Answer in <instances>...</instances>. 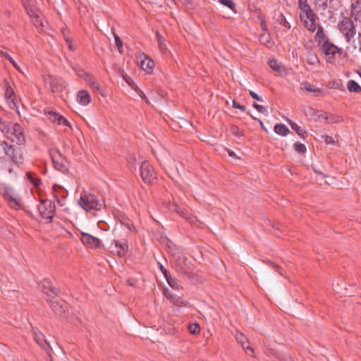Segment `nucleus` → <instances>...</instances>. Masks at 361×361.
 I'll use <instances>...</instances> for the list:
<instances>
[{
    "label": "nucleus",
    "mask_w": 361,
    "mask_h": 361,
    "mask_svg": "<svg viewBox=\"0 0 361 361\" xmlns=\"http://www.w3.org/2000/svg\"><path fill=\"white\" fill-rule=\"evenodd\" d=\"M13 66L15 67V68H16L18 71H19V72L22 73V70H21L20 67L18 65V63H15V64L13 65Z\"/></svg>",
    "instance_id": "60"
},
{
    "label": "nucleus",
    "mask_w": 361,
    "mask_h": 361,
    "mask_svg": "<svg viewBox=\"0 0 361 361\" xmlns=\"http://www.w3.org/2000/svg\"><path fill=\"white\" fill-rule=\"evenodd\" d=\"M249 93H250V95L255 99L257 100V101H259V102H262L263 101L262 99V97H261L260 96H259L256 92H255L254 91L252 90H250L249 91Z\"/></svg>",
    "instance_id": "51"
},
{
    "label": "nucleus",
    "mask_w": 361,
    "mask_h": 361,
    "mask_svg": "<svg viewBox=\"0 0 361 361\" xmlns=\"http://www.w3.org/2000/svg\"><path fill=\"white\" fill-rule=\"evenodd\" d=\"M56 123L59 125H63L64 126H68V127L71 128V126L70 123L68 121V120L66 118H65L61 115H59Z\"/></svg>",
    "instance_id": "45"
},
{
    "label": "nucleus",
    "mask_w": 361,
    "mask_h": 361,
    "mask_svg": "<svg viewBox=\"0 0 361 361\" xmlns=\"http://www.w3.org/2000/svg\"><path fill=\"white\" fill-rule=\"evenodd\" d=\"M288 123L290 126L291 128L293 130H295L298 135H300L302 138H305L307 136V132L303 127L298 125L296 123L290 120L288 121Z\"/></svg>",
    "instance_id": "21"
},
{
    "label": "nucleus",
    "mask_w": 361,
    "mask_h": 361,
    "mask_svg": "<svg viewBox=\"0 0 361 361\" xmlns=\"http://www.w3.org/2000/svg\"><path fill=\"white\" fill-rule=\"evenodd\" d=\"M89 85L93 88V89H97L98 90L99 87V84L93 79L89 78L88 79L86 80Z\"/></svg>",
    "instance_id": "49"
},
{
    "label": "nucleus",
    "mask_w": 361,
    "mask_h": 361,
    "mask_svg": "<svg viewBox=\"0 0 361 361\" xmlns=\"http://www.w3.org/2000/svg\"><path fill=\"white\" fill-rule=\"evenodd\" d=\"M177 212L182 216H183L184 218H188V216H187V210L185 209H179L178 210H177Z\"/></svg>",
    "instance_id": "52"
},
{
    "label": "nucleus",
    "mask_w": 361,
    "mask_h": 361,
    "mask_svg": "<svg viewBox=\"0 0 361 361\" xmlns=\"http://www.w3.org/2000/svg\"><path fill=\"white\" fill-rule=\"evenodd\" d=\"M114 250L112 252H115L116 255L120 257H124L128 250V243L123 241H115L114 242Z\"/></svg>",
    "instance_id": "16"
},
{
    "label": "nucleus",
    "mask_w": 361,
    "mask_h": 361,
    "mask_svg": "<svg viewBox=\"0 0 361 361\" xmlns=\"http://www.w3.org/2000/svg\"><path fill=\"white\" fill-rule=\"evenodd\" d=\"M23 5L28 15L32 19L34 24L36 26L38 24L42 25V23L40 21V11L34 5L31 4L29 0H24Z\"/></svg>",
    "instance_id": "11"
},
{
    "label": "nucleus",
    "mask_w": 361,
    "mask_h": 361,
    "mask_svg": "<svg viewBox=\"0 0 361 361\" xmlns=\"http://www.w3.org/2000/svg\"><path fill=\"white\" fill-rule=\"evenodd\" d=\"M5 137L18 146L26 143V137L23 128L18 123H3L0 127Z\"/></svg>",
    "instance_id": "1"
},
{
    "label": "nucleus",
    "mask_w": 361,
    "mask_h": 361,
    "mask_svg": "<svg viewBox=\"0 0 361 361\" xmlns=\"http://www.w3.org/2000/svg\"><path fill=\"white\" fill-rule=\"evenodd\" d=\"M49 154L51 157V159L52 160V163L54 165V167L61 171L64 172L67 170L66 166L65 165V158L63 157V155L61 154V152L56 149H51L49 150Z\"/></svg>",
    "instance_id": "9"
},
{
    "label": "nucleus",
    "mask_w": 361,
    "mask_h": 361,
    "mask_svg": "<svg viewBox=\"0 0 361 361\" xmlns=\"http://www.w3.org/2000/svg\"><path fill=\"white\" fill-rule=\"evenodd\" d=\"M302 86L303 89L308 92H312V93H315V94L320 92V90L319 88L315 87L314 86L310 85L307 82L302 83Z\"/></svg>",
    "instance_id": "34"
},
{
    "label": "nucleus",
    "mask_w": 361,
    "mask_h": 361,
    "mask_svg": "<svg viewBox=\"0 0 361 361\" xmlns=\"http://www.w3.org/2000/svg\"><path fill=\"white\" fill-rule=\"evenodd\" d=\"M357 73L359 74L360 77L361 78V70H360V71H359L357 72Z\"/></svg>",
    "instance_id": "64"
},
{
    "label": "nucleus",
    "mask_w": 361,
    "mask_h": 361,
    "mask_svg": "<svg viewBox=\"0 0 361 361\" xmlns=\"http://www.w3.org/2000/svg\"><path fill=\"white\" fill-rule=\"evenodd\" d=\"M139 60H140V68L148 73L152 72L155 63L154 61L150 59L149 56H146L145 54H142L139 56Z\"/></svg>",
    "instance_id": "14"
},
{
    "label": "nucleus",
    "mask_w": 361,
    "mask_h": 361,
    "mask_svg": "<svg viewBox=\"0 0 361 361\" xmlns=\"http://www.w3.org/2000/svg\"><path fill=\"white\" fill-rule=\"evenodd\" d=\"M301 20L303 22L304 26L310 32H314L317 30V23L315 22L316 16L313 13L312 17L300 16Z\"/></svg>",
    "instance_id": "15"
},
{
    "label": "nucleus",
    "mask_w": 361,
    "mask_h": 361,
    "mask_svg": "<svg viewBox=\"0 0 361 361\" xmlns=\"http://www.w3.org/2000/svg\"><path fill=\"white\" fill-rule=\"evenodd\" d=\"M91 96L85 90H79L77 93V102L82 106L88 105L91 102Z\"/></svg>",
    "instance_id": "17"
},
{
    "label": "nucleus",
    "mask_w": 361,
    "mask_h": 361,
    "mask_svg": "<svg viewBox=\"0 0 361 361\" xmlns=\"http://www.w3.org/2000/svg\"><path fill=\"white\" fill-rule=\"evenodd\" d=\"M237 341L241 344L242 347L245 350H248L251 353H253V349L250 346L246 337L240 333H238L235 336Z\"/></svg>",
    "instance_id": "22"
},
{
    "label": "nucleus",
    "mask_w": 361,
    "mask_h": 361,
    "mask_svg": "<svg viewBox=\"0 0 361 361\" xmlns=\"http://www.w3.org/2000/svg\"><path fill=\"white\" fill-rule=\"evenodd\" d=\"M306 61L310 65L314 67L318 66L320 63L318 56L313 52L307 53Z\"/></svg>",
    "instance_id": "24"
},
{
    "label": "nucleus",
    "mask_w": 361,
    "mask_h": 361,
    "mask_svg": "<svg viewBox=\"0 0 361 361\" xmlns=\"http://www.w3.org/2000/svg\"><path fill=\"white\" fill-rule=\"evenodd\" d=\"M299 8L302 11L300 16L312 17L313 13H314L310 5L307 4V0H299Z\"/></svg>",
    "instance_id": "19"
},
{
    "label": "nucleus",
    "mask_w": 361,
    "mask_h": 361,
    "mask_svg": "<svg viewBox=\"0 0 361 361\" xmlns=\"http://www.w3.org/2000/svg\"><path fill=\"white\" fill-rule=\"evenodd\" d=\"M160 269H161V272L163 273L165 279L167 278L169 276L168 274H167V270L161 264H160Z\"/></svg>",
    "instance_id": "56"
},
{
    "label": "nucleus",
    "mask_w": 361,
    "mask_h": 361,
    "mask_svg": "<svg viewBox=\"0 0 361 361\" xmlns=\"http://www.w3.org/2000/svg\"><path fill=\"white\" fill-rule=\"evenodd\" d=\"M156 36L160 51H161L164 54H166L169 51L164 38L158 32L156 34Z\"/></svg>",
    "instance_id": "27"
},
{
    "label": "nucleus",
    "mask_w": 361,
    "mask_h": 361,
    "mask_svg": "<svg viewBox=\"0 0 361 361\" xmlns=\"http://www.w3.org/2000/svg\"><path fill=\"white\" fill-rule=\"evenodd\" d=\"M128 163L132 167L135 168V157H130L129 158V159L128 160Z\"/></svg>",
    "instance_id": "53"
},
{
    "label": "nucleus",
    "mask_w": 361,
    "mask_h": 361,
    "mask_svg": "<svg viewBox=\"0 0 361 361\" xmlns=\"http://www.w3.org/2000/svg\"><path fill=\"white\" fill-rule=\"evenodd\" d=\"M4 82L6 85V90H5L4 96H5L6 100V103L11 109L15 110L17 112H18L17 96H16L13 89L9 85L8 82L6 80H5Z\"/></svg>",
    "instance_id": "8"
},
{
    "label": "nucleus",
    "mask_w": 361,
    "mask_h": 361,
    "mask_svg": "<svg viewBox=\"0 0 361 361\" xmlns=\"http://www.w3.org/2000/svg\"><path fill=\"white\" fill-rule=\"evenodd\" d=\"M325 141H326V143H328V144H329V143H332V142H334V141H333V138H332L331 136H328V135H327V136H326V137H325Z\"/></svg>",
    "instance_id": "57"
},
{
    "label": "nucleus",
    "mask_w": 361,
    "mask_h": 361,
    "mask_svg": "<svg viewBox=\"0 0 361 361\" xmlns=\"http://www.w3.org/2000/svg\"><path fill=\"white\" fill-rule=\"evenodd\" d=\"M81 241L84 245L89 248L97 249L101 247L102 240L89 233L81 232Z\"/></svg>",
    "instance_id": "12"
},
{
    "label": "nucleus",
    "mask_w": 361,
    "mask_h": 361,
    "mask_svg": "<svg viewBox=\"0 0 361 361\" xmlns=\"http://www.w3.org/2000/svg\"><path fill=\"white\" fill-rule=\"evenodd\" d=\"M228 154L231 157H236V154L233 151H228Z\"/></svg>",
    "instance_id": "62"
},
{
    "label": "nucleus",
    "mask_w": 361,
    "mask_h": 361,
    "mask_svg": "<svg viewBox=\"0 0 361 361\" xmlns=\"http://www.w3.org/2000/svg\"><path fill=\"white\" fill-rule=\"evenodd\" d=\"M47 116V118L52 122H54L56 123L59 116V114L56 113V111H45Z\"/></svg>",
    "instance_id": "40"
},
{
    "label": "nucleus",
    "mask_w": 361,
    "mask_h": 361,
    "mask_svg": "<svg viewBox=\"0 0 361 361\" xmlns=\"http://www.w3.org/2000/svg\"><path fill=\"white\" fill-rule=\"evenodd\" d=\"M42 335L41 334H36L35 336V339L37 341V343H39V340H40V337L42 336Z\"/></svg>",
    "instance_id": "61"
},
{
    "label": "nucleus",
    "mask_w": 361,
    "mask_h": 361,
    "mask_svg": "<svg viewBox=\"0 0 361 361\" xmlns=\"http://www.w3.org/2000/svg\"><path fill=\"white\" fill-rule=\"evenodd\" d=\"M169 286L173 288V290H178L180 288V283L175 279L171 276H168L166 278Z\"/></svg>",
    "instance_id": "32"
},
{
    "label": "nucleus",
    "mask_w": 361,
    "mask_h": 361,
    "mask_svg": "<svg viewBox=\"0 0 361 361\" xmlns=\"http://www.w3.org/2000/svg\"><path fill=\"white\" fill-rule=\"evenodd\" d=\"M218 1L232 11L235 9V4L232 0H218Z\"/></svg>",
    "instance_id": "41"
},
{
    "label": "nucleus",
    "mask_w": 361,
    "mask_h": 361,
    "mask_svg": "<svg viewBox=\"0 0 361 361\" xmlns=\"http://www.w3.org/2000/svg\"><path fill=\"white\" fill-rule=\"evenodd\" d=\"M317 10L325 11L332 0H312Z\"/></svg>",
    "instance_id": "25"
},
{
    "label": "nucleus",
    "mask_w": 361,
    "mask_h": 361,
    "mask_svg": "<svg viewBox=\"0 0 361 361\" xmlns=\"http://www.w3.org/2000/svg\"><path fill=\"white\" fill-rule=\"evenodd\" d=\"M73 69L79 77L84 80L87 79L88 75L83 69L80 68L77 66L73 67Z\"/></svg>",
    "instance_id": "38"
},
{
    "label": "nucleus",
    "mask_w": 361,
    "mask_h": 361,
    "mask_svg": "<svg viewBox=\"0 0 361 361\" xmlns=\"http://www.w3.org/2000/svg\"><path fill=\"white\" fill-rule=\"evenodd\" d=\"M277 22L283 25L286 30H289L290 28V24L286 20L285 16L283 15H279L277 18Z\"/></svg>",
    "instance_id": "37"
},
{
    "label": "nucleus",
    "mask_w": 361,
    "mask_h": 361,
    "mask_svg": "<svg viewBox=\"0 0 361 361\" xmlns=\"http://www.w3.org/2000/svg\"><path fill=\"white\" fill-rule=\"evenodd\" d=\"M52 194L59 205L62 207L66 206L65 199L68 195V192L66 188L60 185L54 184L52 187Z\"/></svg>",
    "instance_id": "10"
},
{
    "label": "nucleus",
    "mask_w": 361,
    "mask_h": 361,
    "mask_svg": "<svg viewBox=\"0 0 361 361\" xmlns=\"http://www.w3.org/2000/svg\"><path fill=\"white\" fill-rule=\"evenodd\" d=\"M1 191L4 200L11 208L19 209L22 207V199L13 188L4 185L1 188Z\"/></svg>",
    "instance_id": "4"
},
{
    "label": "nucleus",
    "mask_w": 361,
    "mask_h": 361,
    "mask_svg": "<svg viewBox=\"0 0 361 361\" xmlns=\"http://www.w3.org/2000/svg\"><path fill=\"white\" fill-rule=\"evenodd\" d=\"M38 210L42 218L51 220L55 212L54 203L50 200H41L38 205Z\"/></svg>",
    "instance_id": "5"
},
{
    "label": "nucleus",
    "mask_w": 361,
    "mask_h": 361,
    "mask_svg": "<svg viewBox=\"0 0 361 361\" xmlns=\"http://www.w3.org/2000/svg\"><path fill=\"white\" fill-rule=\"evenodd\" d=\"M48 82L51 91L54 92H58L62 88L61 85H59V80L54 76H49Z\"/></svg>",
    "instance_id": "23"
},
{
    "label": "nucleus",
    "mask_w": 361,
    "mask_h": 361,
    "mask_svg": "<svg viewBox=\"0 0 361 361\" xmlns=\"http://www.w3.org/2000/svg\"><path fill=\"white\" fill-rule=\"evenodd\" d=\"M351 15L355 20L361 18V5H360L358 2H357L356 5L353 4Z\"/></svg>",
    "instance_id": "29"
},
{
    "label": "nucleus",
    "mask_w": 361,
    "mask_h": 361,
    "mask_svg": "<svg viewBox=\"0 0 361 361\" xmlns=\"http://www.w3.org/2000/svg\"><path fill=\"white\" fill-rule=\"evenodd\" d=\"M164 295H165V297L168 300H169L171 302H173L175 305L181 306V305H184V302H183V299L180 297H179L173 293H171V291L166 290L164 291Z\"/></svg>",
    "instance_id": "20"
},
{
    "label": "nucleus",
    "mask_w": 361,
    "mask_h": 361,
    "mask_svg": "<svg viewBox=\"0 0 361 361\" xmlns=\"http://www.w3.org/2000/svg\"><path fill=\"white\" fill-rule=\"evenodd\" d=\"M78 203L87 212L92 210L100 211L105 206L103 199H99L95 195L87 192L81 194Z\"/></svg>",
    "instance_id": "2"
},
{
    "label": "nucleus",
    "mask_w": 361,
    "mask_h": 361,
    "mask_svg": "<svg viewBox=\"0 0 361 361\" xmlns=\"http://www.w3.org/2000/svg\"><path fill=\"white\" fill-rule=\"evenodd\" d=\"M231 133L235 136H241L242 133L236 126H232L231 127Z\"/></svg>",
    "instance_id": "47"
},
{
    "label": "nucleus",
    "mask_w": 361,
    "mask_h": 361,
    "mask_svg": "<svg viewBox=\"0 0 361 361\" xmlns=\"http://www.w3.org/2000/svg\"><path fill=\"white\" fill-rule=\"evenodd\" d=\"M0 145L4 154L13 164L17 166H20L23 164L25 156L21 148L5 140L2 141Z\"/></svg>",
    "instance_id": "3"
},
{
    "label": "nucleus",
    "mask_w": 361,
    "mask_h": 361,
    "mask_svg": "<svg viewBox=\"0 0 361 361\" xmlns=\"http://www.w3.org/2000/svg\"><path fill=\"white\" fill-rule=\"evenodd\" d=\"M333 286H334V288L335 291H337L338 293H341V294H345V293L341 292V290L338 287H336L334 284Z\"/></svg>",
    "instance_id": "59"
},
{
    "label": "nucleus",
    "mask_w": 361,
    "mask_h": 361,
    "mask_svg": "<svg viewBox=\"0 0 361 361\" xmlns=\"http://www.w3.org/2000/svg\"><path fill=\"white\" fill-rule=\"evenodd\" d=\"M327 118V112L323 111H317L314 114V121L317 122H326Z\"/></svg>",
    "instance_id": "31"
},
{
    "label": "nucleus",
    "mask_w": 361,
    "mask_h": 361,
    "mask_svg": "<svg viewBox=\"0 0 361 361\" xmlns=\"http://www.w3.org/2000/svg\"><path fill=\"white\" fill-rule=\"evenodd\" d=\"M294 149L295 150L300 153V154H304L306 152V147L304 144L300 142H296L294 144Z\"/></svg>",
    "instance_id": "42"
},
{
    "label": "nucleus",
    "mask_w": 361,
    "mask_h": 361,
    "mask_svg": "<svg viewBox=\"0 0 361 361\" xmlns=\"http://www.w3.org/2000/svg\"><path fill=\"white\" fill-rule=\"evenodd\" d=\"M269 67L275 71L280 72L281 71V63L276 59H271L268 61Z\"/></svg>",
    "instance_id": "36"
},
{
    "label": "nucleus",
    "mask_w": 361,
    "mask_h": 361,
    "mask_svg": "<svg viewBox=\"0 0 361 361\" xmlns=\"http://www.w3.org/2000/svg\"><path fill=\"white\" fill-rule=\"evenodd\" d=\"M114 38H115L116 45L118 47V51L120 53H121L122 49H123V42H122L121 39H120V37L117 35L114 34Z\"/></svg>",
    "instance_id": "46"
},
{
    "label": "nucleus",
    "mask_w": 361,
    "mask_h": 361,
    "mask_svg": "<svg viewBox=\"0 0 361 361\" xmlns=\"http://www.w3.org/2000/svg\"><path fill=\"white\" fill-rule=\"evenodd\" d=\"M348 89L350 92H360L361 87L355 80H349L348 82Z\"/></svg>",
    "instance_id": "33"
},
{
    "label": "nucleus",
    "mask_w": 361,
    "mask_h": 361,
    "mask_svg": "<svg viewBox=\"0 0 361 361\" xmlns=\"http://www.w3.org/2000/svg\"><path fill=\"white\" fill-rule=\"evenodd\" d=\"M274 130L276 134H279L280 135L285 136L286 135L288 132L289 129L286 127L285 124H276L275 125L274 128Z\"/></svg>",
    "instance_id": "26"
},
{
    "label": "nucleus",
    "mask_w": 361,
    "mask_h": 361,
    "mask_svg": "<svg viewBox=\"0 0 361 361\" xmlns=\"http://www.w3.org/2000/svg\"><path fill=\"white\" fill-rule=\"evenodd\" d=\"M11 63L13 66L15 63H16V62L14 60H13L11 61Z\"/></svg>",
    "instance_id": "63"
},
{
    "label": "nucleus",
    "mask_w": 361,
    "mask_h": 361,
    "mask_svg": "<svg viewBox=\"0 0 361 361\" xmlns=\"http://www.w3.org/2000/svg\"><path fill=\"white\" fill-rule=\"evenodd\" d=\"M66 43H67L69 49H71V50H73V49H74V48H73V44H72V42H71V40L69 38H66Z\"/></svg>",
    "instance_id": "55"
},
{
    "label": "nucleus",
    "mask_w": 361,
    "mask_h": 361,
    "mask_svg": "<svg viewBox=\"0 0 361 361\" xmlns=\"http://www.w3.org/2000/svg\"><path fill=\"white\" fill-rule=\"evenodd\" d=\"M233 107L242 111H245L246 110V107L245 106L240 104L235 100L233 101Z\"/></svg>",
    "instance_id": "50"
},
{
    "label": "nucleus",
    "mask_w": 361,
    "mask_h": 361,
    "mask_svg": "<svg viewBox=\"0 0 361 361\" xmlns=\"http://www.w3.org/2000/svg\"><path fill=\"white\" fill-rule=\"evenodd\" d=\"M188 329L192 334H197L200 331V326L197 323H192L188 325Z\"/></svg>",
    "instance_id": "39"
},
{
    "label": "nucleus",
    "mask_w": 361,
    "mask_h": 361,
    "mask_svg": "<svg viewBox=\"0 0 361 361\" xmlns=\"http://www.w3.org/2000/svg\"><path fill=\"white\" fill-rule=\"evenodd\" d=\"M343 121L341 116L337 114L327 113L326 123L329 124L338 123Z\"/></svg>",
    "instance_id": "28"
},
{
    "label": "nucleus",
    "mask_w": 361,
    "mask_h": 361,
    "mask_svg": "<svg viewBox=\"0 0 361 361\" xmlns=\"http://www.w3.org/2000/svg\"><path fill=\"white\" fill-rule=\"evenodd\" d=\"M0 53L6 59H8L9 57H11V56L8 54V53H6V52H4V51H0Z\"/></svg>",
    "instance_id": "58"
},
{
    "label": "nucleus",
    "mask_w": 361,
    "mask_h": 361,
    "mask_svg": "<svg viewBox=\"0 0 361 361\" xmlns=\"http://www.w3.org/2000/svg\"><path fill=\"white\" fill-rule=\"evenodd\" d=\"M316 36H317V39L318 43L319 44H324V41H328L329 40L327 36L324 33V32L323 30V28L322 27H320L317 30V33H316Z\"/></svg>",
    "instance_id": "30"
},
{
    "label": "nucleus",
    "mask_w": 361,
    "mask_h": 361,
    "mask_svg": "<svg viewBox=\"0 0 361 361\" xmlns=\"http://www.w3.org/2000/svg\"><path fill=\"white\" fill-rule=\"evenodd\" d=\"M322 51L326 56H329V61H331V56L341 52V49L329 40L324 41V44H322Z\"/></svg>",
    "instance_id": "13"
},
{
    "label": "nucleus",
    "mask_w": 361,
    "mask_h": 361,
    "mask_svg": "<svg viewBox=\"0 0 361 361\" xmlns=\"http://www.w3.org/2000/svg\"><path fill=\"white\" fill-rule=\"evenodd\" d=\"M123 78L125 80V81L126 82V83L133 89H135V82H133V79L128 76V75H125L123 76Z\"/></svg>",
    "instance_id": "48"
},
{
    "label": "nucleus",
    "mask_w": 361,
    "mask_h": 361,
    "mask_svg": "<svg viewBox=\"0 0 361 361\" xmlns=\"http://www.w3.org/2000/svg\"><path fill=\"white\" fill-rule=\"evenodd\" d=\"M140 176L145 183L152 184L156 180V173L152 166L147 161H144L140 166Z\"/></svg>",
    "instance_id": "7"
},
{
    "label": "nucleus",
    "mask_w": 361,
    "mask_h": 361,
    "mask_svg": "<svg viewBox=\"0 0 361 361\" xmlns=\"http://www.w3.org/2000/svg\"><path fill=\"white\" fill-rule=\"evenodd\" d=\"M338 28L341 32L349 42L355 35V26L353 21L349 18H344L343 20L338 24Z\"/></svg>",
    "instance_id": "6"
},
{
    "label": "nucleus",
    "mask_w": 361,
    "mask_h": 361,
    "mask_svg": "<svg viewBox=\"0 0 361 361\" xmlns=\"http://www.w3.org/2000/svg\"><path fill=\"white\" fill-rule=\"evenodd\" d=\"M27 178L30 180V181L36 187H39V185L42 183V181L39 178L33 177L32 174L30 173H27Z\"/></svg>",
    "instance_id": "43"
},
{
    "label": "nucleus",
    "mask_w": 361,
    "mask_h": 361,
    "mask_svg": "<svg viewBox=\"0 0 361 361\" xmlns=\"http://www.w3.org/2000/svg\"><path fill=\"white\" fill-rule=\"evenodd\" d=\"M51 304V307L54 310V311H59V309L57 307L58 306V302L56 301L54 302L52 300L50 301Z\"/></svg>",
    "instance_id": "54"
},
{
    "label": "nucleus",
    "mask_w": 361,
    "mask_h": 361,
    "mask_svg": "<svg viewBox=\"0 0 361 361\" xmlns=\"http://www.w3.org/2000/svg\"><path fill=\"white\" fill-rule=\"evenodd\" d=\"M41 286L42 290L47 295L49 293L56 295L58 293V290L52 286L51 282L49 279H44L41 283Z\"/></svg>",
    "instance_id": "18"
},
{
    "label": "nucleus",
    "mask_w": 361,
    "mask_h": 361,
    "mask_svg": "<svg viewBox=\"0 0 361 361\" xmlns=\"http://www.w3.org/2000/svg\"><path fill=\"white\" fill-rule=\"evenodd\" d=\"M259 40L261 44L264 45H268L271 43V37L269 33L264 32L263 34H261L259 37Z\"/></svg>",
    "instance_id": "35"
},
{
    "label": "nucleus",
    "mask_w": 361,
    "mask_h": 361,
    "mask_svg": "<svg viewBox=\"0 0 361 361\" xmlns=\"http://www.w3.org/2000/svg\"><path fill=\"white\" fill-rule=\"evenodd\" d=\"M252 106L259 113L263 114L264 115H267L268 114V110H267V108L266 106L257 104L256 103H254Z\"/></svg>",
    "instance_id": "44"
}]
</instances>
